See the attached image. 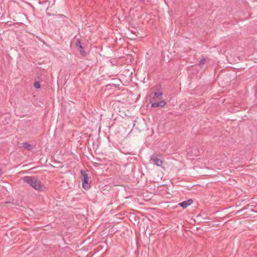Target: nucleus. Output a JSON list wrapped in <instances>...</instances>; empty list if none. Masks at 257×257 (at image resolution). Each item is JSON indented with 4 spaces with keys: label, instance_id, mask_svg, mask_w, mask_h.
I'll return each instance as SVG.
<instances>
[{
    "label": "nucleus",
    "instance_id": "obj_12",
    "mask_svg": "<svg viewBox=\"0 0 257 257\" xmlns=\"http://www.w3.org/2000/svg\"><path fill=\"white\" fill-rule=\"evenodd\" d=\"M140 1H144L145 0H139Z\"/></svg>",
    "mask_w": 257,
    "mask_h": 257
},
{
    "label": "nucleus",
    "instance_id": "obj_9",
    "mask_svg": "<svg viewBox=\"0 0 257 257\" xmlns=\"http://www.w3.org/2000/svg\"><path fill=\"white\" fill-rule=\"evenodd\" d=\"M206 59L205 58H202L199 62V65L202 67L206 63Z\"/></svg>",
    "mask_w": 257,
    "mask_h": 257
},
{
    "label": "nucleus",
    "instance_id": "obj_7",
    "mask_svg": "<svg viewBox=\"0 0 257 257\" xmlns=\"http://www.w3.org/2000/svg\"><path fill=\"white\" fill-rule=\"evenodd\" d=\"M154 96H153L151 99H155V101L161 100L162 98L163 94L162 92H154Z\"/></svg>",
    "mask_w": 257,
    "mask_h": 257
},
{
    "label": "nucleus",
    "instance_id": "obj_8",
    "mask_svg": "<svg viewBox=\"0 0 257 257\" xmlns=\"http://www.w3.org/2000/svg\"><path fill=\"white\" fill-rule=\"evenodd\" d=\"M22 147L26 149L27 150H31L33 149L32 146L27 143H23L22 144Z\"/></svg>",
    "mask_w": 257,
    "mask_h": 257
},
{
    "label": "nucleus",
    "instance_id": "obj_5",
    "mask_svg": "<svg viewBox=\"0 0 257 257\" xmlns=\"http://www.w3.org/2000/svg\"><path fill=\"white\" fill-rule=\"evenodd\" d=\"M75 45L78 48V49L79 50L80 54L82 56H85L86 55V52L83 50V47L82 46L81 41H80L79 39H77V40L76 42L75 43Z\"/></svg>",
    "mask_w": 257,
    "mask_h": 257
},
{
    "label": "nucleus",
    "instance_id": "obj_1",
    "mask_svg": "<svg viewBox=\"0 0 257 257\" xmlns=\"http://www.w3.org/2000/svg\"><path fill=\"white\" fill-rule=\"evenodd\" d=\"M22 180L37 191H43L44 190V185L37 177L24 176L22 177Z\"/></svg>",
    "mask_w": 257,
    "mask_h": 257
},
{
    "label": "nucleus",
    "instance_id": "obj_3",
    "mask_svg": "<svg viewBox=\"0 0 257 257\" xmlns=\"http://www.w3.org/2000/svg\"><path fill=\"white\" fill-rule=\"evenodd\" d=\"M150 103H152L151 106L153 108L156 107H164L166 105V102L164 100H160L159 102H156L155 101V99H150Z\"/></svg>",
    "mask_w": 257,
    "mask_h": 257
},
{
    "label": "nucleus",
    "instance_id": "obj_2",
    "mask_svg": "<svg viewBox=\"0 0 257 257\" xmlns=\"http://www.w3.org/2000/svg\"><path fill=\"white\" fill-rule=\"evenodd\" d=\"M81 175L83 188L85 189H88L89 188V185L88 183L89 177L88 174L81 170Z\"/></svg>",
    "mask_w": 257,
    "mask_h": 257
},
{
    "label": "nucleus",
    "instance_id": "obj_11",
    "mask_svg": "<svg viewBox=\"0 0 257 257\" xmlns=\"http://www.w3.org/2000/svg\"><path fill=\"white\" fill-rule=\"evenodd\" d=\"M2 173V169L0 168V174Z\"/></svg>",
    "mask_w": 257,
    "mask_h": 257
},
{
    "label": "nucleus",
    "instance_id": "obj_4",
    "mask_svg": "<svg viewBox=\"0 0 257 257\" xmlns=\"http://www.w3.org/2000/svg\"><path fill=\"white\" fill-rule=\"evenodd\" d=\"M150 162L151 163L157 166H161L163 163L162 160L158 158L157 156L153 155L150 158Z\"/></svg>",
    "mask_w": 257,
    "mask_h": 257
},
{
    "label": "nucleus",
    "instance_id": "obj_6",
    "mask_svg": "<svg viewBox=\"0 0 257 257\" xmlns=\"http://www.w3.org/2000/svg\"><path fill=\"white\" fill-rule=\"evenodd\" d=\"M192 203L193 200L192 199H188L186 201L180 203L179 205L183 208H186L188 206L190 205Z\"/></svg>",
    "mask_w": 257,
    "mask_h": 257
},
{
    "label": "nucleus",
    "instance_id": "obj_10",
    "mask_svg": "<svg viewBox=\"0 0 257 257\" xmlns=\"http://www.w3.org/2000/svg\"><path fill=\"white\" fill-rule=\"evenodd\" d=\"M40 83L39 81H36L34 83V86L36 88H39L40 87Z\"/></svg>",
    "mask_w": 257,
    "mask_h": 257
}]
</instances>
